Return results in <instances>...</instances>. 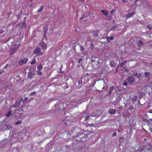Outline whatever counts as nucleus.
<instances>
[{
  "label": "nucleus",
  "instance_id": "11",
  "mask_svg": "<svg viewBox=\"0 0 152 152\" xmlns=\"http://www.w3.org/2000/svg\"><path fill=\"white\" fill-rule=\"evenodd\" d=\"M41 51L40 48L39 47H37L34 50V54H37L39 53Z\"/></svg>",
  "mask_w": 152,
  "mask_h": 152
},
{
  "label": "nucleus",
  "instance_id": "54",
  "mask_svg": "<svg viewBox=\"0 0 152 152\" xmlns=\"http://www.w3.org/2000/svg\"><path fill=\"white\" fill-rule=\"evenodd\" d=\"M123 85L124 86H126V85H127V83L126 82V83H124V84H123Z\"/></svg>",
  "mask_w": 152,
  "mask_h": 152
},
{
  "label": "nucleus",
  "instance_id": "33",
  "mask_svg": "<svg viewBox=\"0 0 152 152\" xmlns=\"http://www.w3.org/2000/svg\"><path fill=\"white\" fill-rule=\"evenodd\" d=\"M44 6L42 5V6L40 8V9L38 10V12H40L43 10V8Z\"/></svg>",
  "mask_w": 152,
  "mask_h": 152
},
{
  "label": "nucleus",
  "instance_id": "34",
  "mask_svg": "<svg viewBox=\"0 0 152 152\" xmlns=\"http://www.w3.org/2000/svg\"><path fill=\"white\" fill-rule=\"evenodd\" d=\"M80 51L81 52L83 51L84 50V48L83 45H81L80 46Z\"/></svg>",
  "mask_w": 152,
  "mask_h": 152
},
{
  "label": "nucleus",
  "instance_id": "18",
  "mask_svg": "<svg viewBox=\"0 0 152 152\" xmlns=\"http://www.w3.org/2000/svg\"><path fill=\"white\" fill-rule=\"evenodd\" d=\"M110 65H111V66L113 67H115L116 66V64L114 61H112L110 62Z\"/></svg>",
  "mask_w": 152,
  "mask_h": 152
},
{
  "label": "nucleus",
  "instance_id": "45",
  "mask_svg": "<svg viewBox=\"0 0 152 152\" xmlns=\"http://www.w3.org/2000/svg\"><path fill=\"white\" fill-rule=\"evenodd\" d=\"M116 132H114L112 135L113 137L115 136L116 135Z\"/></svg>",
  "mask_w": 152,
  "mask_h": 152
},
{
  "label": "nucleus",
  "instance_id": "27",
  "mask_svg": "<svg viewBox=\"0 0 152 152\" xmlns=\"http://www.w3.org/2000/svg\"><path fill=\"white\" fill-rule=\"evenodd\" d=\"M88 15H88L87 16V14H86V15H84L83 16V18H80V19H81L82 20L83 19V21L86 20V19H85V17H86L87 18V17L88 16Z\"/></svg>",
  "mask_w": 152,
  "mask_h": 152
},
{
  "label": "nucleus",
  "instance_id": "24",
  "mask_svg": "<svg viewBox=\"0 0 152 152\" xmlns=\"http://www.w3.org/2000/svg\"><path fill=\"white\" fill-rule=\"evenodd\" d=\"M144 147H145V146H141L140 147V148L138 149V151H141L143 150H144Z\"/></svg>",
  "mask_w": 152,
  "mask_h": 152
},
{
  "label": "nucleus",
  "instance_id": "40",
  "mask_svg": "<svg viewBox=\"0 0 152 152\" xmlns=\"http://www.w3.org/2000/svg\"><path fill=\"white\" fill-rule=\"evenodd\" d=\"M94 48V45H93V44H91V45L90 46V48H91V49H93Z\"/></svg>",
  "mask_w": 152,
  "mask_h": 152
},
{
  "label": "nucleus",
  "instance_id": "56",
  "mask_svg": "<svg viewBox=\"0 0 152 152\" xmlns=\"http://www.w3.org/2000/svg\"><path fill=\"white\" fill-rule=\"evenodd\" d=\"M119 65H118V66H117V69H116V71H118V67H119Z\"/></svg>",
  "mask_w": 152,
  "mask_h": 152
},
{
  "label": "nucleus",
  "instance_id": "62",
  "mask_svg": "<svg viewBox=\"0 0 152 152\" xmlns=\"http://www.w3.org/2000/svg\"><path fill=\"white\" fill-rule=\"evenodd\" d=\"M113 23H114V20H113Z\"/></svg>",
  "mask_w": 152,
  "mask_h": 152
},
{
  "label": "nucleus",
  "instance_id": "14",
  "mask_svg": "<svg viewBox=\"0 0 152 152\" xmlns=\"http://www.w3.org/2000/svg\"><path fill=\"white\" fill-rule=\"evenodd\" d=\"M133 75L135 76L136 77H138L139 78L140 77L141 75L140 73H138L136 72H135L133 73Z\"/></svg>",
  "mask_w": 152,
  "mask_h": 152
},
{
  "label": "nucleus",
  "instance_id": "32",
  "mask_svg": "<svg viewBox=\"0 0 152 152\" xmlns=\"http://www.w3.org/2000/svg\"><path fill=\"white\" fill-rule=\"evenodd\" d=\"M137 99V96H134L132 98V101L133 102H135Z\"/></svg>",
  "mask_w": 152,
  "mask_h": 152
},
{
  "label": "nucleus",
  "instance_id": "48",
  "mask_svg": "<svg viewBox=\"0 0 152 152\" xmlns=\"http://www.w3.org/2000/svg\"><path fill=\"white\" fill-rule=\"evenodd\" d=\"M4 31L2 29L0 30V33L1 34L3 33Z\"/></svg>",
  "mask_w": 152,
  "mask_h": 152
},
{
  "label": "nucleus",
  "instance_id": "7",
  "mask_svg": "<svg viewBox=\"0 0 152 152\" xmlns=\"http://www.w3.org/2000/svg\"><path fill=\"white\" fill-rule=\"evenodd\" d=\"M108 113L110 114H114L116 113V110L113 109H110L108 110Z\"/></svg>",
  "mask_w": 152,
  "mask_h": 152
},
{
  "label": "nucleus",
  "instance_id": "55",
  "mask_svg": "<svg viewBox=\"0 0 152 152\" xmlns=\"http://www.w3.org/2000/svg\"><path fill=\"white\" fill-rule=\"evenodd\" d=\"M121 2H126V1L125 0H123L121 1Z\"/></svg>",
  "mask_w": 152,
  "mask_h": 152
},
{
  "label": "nucleus",
  "instance_id": "61",
  "mask_svg": "<svg viewBox=\"0 0 152 152\" xmlns=\"http://www.w3.org/2000/svg\"><path fill=\"white\" fill-rule=\"evenodd\" d=\"M42 52H41V53H40V55H42Z\"/></svg>",
  "mask_w": 152,
  "mask_h": 152
},
{
  "label": "nucleus",
  "instance_id": "3",
  "mask_svg": "<svg viewBox=\"0 0 152 152\" xmlns=\"http://www.w3.org/2000/svg\"><path fill=\"white\" fill-rule=\"evenodd\" d=\"M23 100V98H21L19 100H17L15 102V104L13 106V107L15 108H18L19 107L20 105V102H22Z\"/></svg>",
  "mask_w": 152,
  "mask_h": 152
},
{
  "label": "nucleus",
  "instance_id": "15",
  "mask_svg": "<svg viewBox=\"0 0 152 152\" xmlns=\"http://www.w3.org/2000/svg\"><path fill=\"white\" fill-rule=\"evenodd\" d=\"M101 12L105 16H107L108 14V11L106 10H102Z\"/></svg>",
  "mask_w": 152,
  "mask_h": 152
},
{
  "label": "nucleus",
  "instance_id": "25",
  "mask_svg": "<svg viewBox=\"0 0 152 152\" xmlns=\"http://www.w3.org/2000/svg\"><path fill=\"white\" fill-rule=\"evenodd\" d=\"M20 46V45H19V46H18V48H19V46ZM18 49V48H13L12 50L11 51V52H10V53H12V54H13V53H14V52H15L16 51V50Z\"/></svg>",
  "mask_w": 152,
  "mask_h": 152
},
{
  "label": "nucleus",
  "instance_id": "43",
  "mask_svg": "<svg viewBox=\"0 0 152 152\" xmlns=\"http://www.w3.org/2000/svg\"><path fill=\"white\" fill-rule=\"evenodd\" d=\"M82 58H80L79 60V61H78V62L79 63H81V64H82Z\"/></svg>",
  "mask_w": 152,
  "mask_h": 152
},
{
  "label": "nucleus",
  "instance_id": "42",
  "mask_svg": "<svg viewBox=\"0 0 152 152\" xmlns=\"http://www.w3.org/2000/svg\"><path fill=\"white\" fill-rule=\"evenodd\" d=\"M82 83V80H81L78 82V84L80 85Z\"/></svg>",
  "mask_w": 152,
  "mask_h": 152
},
{
  "label": "nucleus",
  "instance_id": "19",
  "mask_svg": "<svg viewBox=\"0 0 152 152\" xmlns=\"http://www.w3.org/2000/svg\"><path fill=\"white\" fill-rule=\"evenodd\" d=\"M144 75L146 77H148L150 75L151 73L150 72H145L144 73Z\"/></svg>",
  "mask_w": 152,
  "mask_h": 152
},
{
  "label": "nucleus",
  "instance_id": "49",
  "mask_svg": "<svg viewBox=\"0 0 152 152\" xmlns=\"http://www.w3.org/2000/svg\"><path fill=\"white\" fill-rule=\"evenodd\" d=\"M36 93V92H32L31 93V96H33L34 95V94Z\"/></svg>",
  "mask_w": 152,
  "mask_h": 152
},
{
  "label": "nucleus",
  "instance_id": "5",
  "mask_svg": "<svg viewBox=\"0 0 152 152\" xmlns=\"http://www.w3.org/2000/svg\"><path fill=\"white\" fill-rule=\"evenodd\" d=\"M135 79L132 76L131 77H129L128 81L129 83H128V84L130 85L132 84L134 82H135Z\"/></svg>",
  "mask_w": 152,
  "mask_h": 152
},
{
  "label": "nucleus",
  "instance_id": "2",
  "mask_svg": "<svg viewBox=\"0 0 152 152\" xmlns=\"http://www.w3.org/2000/svg\"><path fill=\"white\" fill-rule=\"evenodd\" d=\"M144 149V150L146 152H148L152 150V146L150 144H148L145 145Z\"/></svg>",
  "mask_w": 152,
  "mask_h": 152
},
{
  "label": "nucleus",
  "instance_id": "36",
  "mask_svg": "<svg viewBox=\"0 0 152 152\" xmlns=\"http://www.w3.org/2000/svg\"><path fill=\"white\" fill-rule=\"evenodd\" d=\"M127 61H124L123 62L121 63L120 64V66H123L126 62Z\"/></svg>",
  "mask_w": 152,
  "mask_h": 152
},
{
  "label": "nucleus",
  "instance_id": "23",
  "mask_svg": "<svg viewBox=\"0 0 152 152\" xmlns=\"http://www.w3.org/2000/svg\"><path fill=\"white\" fill-rule=\"evenodd\" d=\"M5 126L7 127V129H10L12 128L11 126L9 124H6L5 125Z\"/></svg>",
  "mask_w": 152,
  "mask_h": 152
},
{
  "label": "nucleus",
  "instance_id": "35",
  "mask_svg": "<svg viewBox=\"0 0 152 152\" xmlns=\"http://www.w3.org/2000/svg\"><path fill=\"white\" fill-rule=\"evenodd\" d=\"M128 109L129 110H133V111H132V112H133L134 111V110L133 109V107L132 106H130V107H128Z\"/></svg>",
  "mask_w": 152,
  "mask_h": 152
},
{
  "label": "nucleus",
  "instance_id": "13",
  "mask_svg": "<svg viewBox=\"0 0 152 152\" xmlns=\"http://www.w3.org/2000/svg\"><path fill=\"white\" fill-rule=\"evenodd\" d=\"M48 26L47 25H45L43 28V33H47L48 31Z\"/></svg>",
  "mask_w": 152,
  "mask_h": 152
},
{
  "label": "nucleus",
  "instance_id": "41",
  "mask_svg": "<svg viewBox=\"0 0 152 152\" xmlns=\"http://www.w3.org/2000/svg\"><path fill=\"white\" fill-rule=\"evenodd\" d=\"M37 72L39 75H42V73L40 71H38Z\"/></svg>",
  "mask_w": 152,
  "mask_h": 152
},
{
  "label": "nucleus",
  "instance_id": "16",
  "mask_svg": "<svg viewBox=\"0 0 152 152\" xmlns=\"http://www.w3.org/2000/svg\"><path fill=\"white\" fill-rule=\"evenodd\" d=\"M114 39V38L112 36L110 37H107L106 38L107 41L108 42H110V40H113Z\"/></svg>",
  "mask_w": 152,
  "mask_h": 152
},
{
  "label": "nucleus",
  "instance_id": "47",
  "mask_svg": "<svg viewBox=\"0 0 152 152\" xmlns=\"http://www.w3.org/2000/svg\"><path fill=\"white\" fill-rule=\"evenodd\" d=\"M47 33H43V36L44 37V38H46V35Z\"/></svg>",
  "mask_w": 152,
  "mask_h": 152
},
{
  "label": "nucleus",
  "instance_id": "22",
  "mask_svg": "<svg viewBox=\"0 0 152 152\" xmlns=\"http://www.w3.org/2000/svg\"><path fill=\"white\" fill-rule=\"evenodd\" d=\"M42 65L41 64H39L37 66V68L39 70H40L42 69Z\"/></svg>",
  "mask_w": 152,
  "mask_h": 152
},
{
  "label": "nucleus",
  "instance_id": "4",
  "mask_svg": "<svg viewBox=\"0 0 152 152\" xmlns=\"http://www.w3.org/2000/svg\"><path fill=\"white\" fill-rule=\"evenodd\" d=\"M39 45L41 46L42 49H43L44 50H45L47 48L46 44L44 43V42L41 41Z\"/></svg>",
  "mask_w": 152,
  "mask_h": 152
},
{
  "label": "nucleus",
  "instance_id": "57",
  "mask_svg": "<svg viewBox=\"0 0 152 152\" xmlns=\"http://www.w3.org/2000/svg\"><path fill=\"white\" fill-rule=\"evenodd\" d=\"M140 1V0H136V1H135V3L137 2V1ZM140 1H142V0H140Z\"/></svg>",
  "mask_w": 152,
  "mask_h": 152
},
{
  "label": "nucleus",
  "instance_id": "53",
  "mask_svg": "<svg viewBox=\"0 0 152 152\" xmlns=\"http://www.w3.org/2000/svg\"><path fill=\"white\" fill-rule=\"evenodd\" d=\"M15 24V22H13L12 23V25H14Z\"/></svg>",
  "mask_w": 152,
  "mask_h": 152
},
{
  "label": "nucleus",
  "instance_id": "51",
  "mask_svg": "<svg viewBox=\"0 0 152 152\" xmlns=\"http://www.w3.org/2000/svg\"><path fill=\"white\" fill-rule=\"evenodd\" d=\"M65 132L66 134H67V135L68 134L69 132H68V131H65Z\"/></svg>",
  "mask_w": 152,
  "mask_h": 152
},
{
  "label": "nucleus",
  "instance_id": "59",
  "mask_svg": "<svg viewBox=\"0 0 152 152\" xmlns=\"http://www.w3.org/2000/svg\"><path fill=\"white\" fill-rule=\"evenodd\" d=\"M65 88H67L68 86H65Z\"/></svg>",
  "mask_w": 152,
  "mask_h": 152
},
{
  "label": "nucleus",
  "instance_id": "9",
  "mask_svg": "<svg viewBox=\"0 0 152 152\" xmlns=\"http://www.w3.org/2000/svg\"><path fill=\"white\" fill-rule=\"evenodd\" d=\"M34 76V73L30 72L28 73V78H31Z\"/></svg>",
  "mask_w": 152,
  "mask_h": 152
},
{
  "label": "nucleus",
  "instance_id": "50",
  "mask_svg": "<svg viewBox=\"0 0 152 152\" xmlns=\"http://www.w3.org/2000/svg\"><path fill=\"white\" fill-rule=\"evenodd\" d=\"M4 70H1V71H0V75L1 74L3 73H4Z\"/></svg>",
  "mask_w": 152,
  "mask_h": 152
},
{
  "label": "nucleus",
  "instance_id": "6",
  "mask_svg": "<svg viewBox=\"0 0 152 152\" xmlns=\"http://www.w3.org/2000/svg\"><path fill=\"white\" fill-rule=\"evenodd\" d=\"M28 60V59L26 58L23 59L19 61V64L22 65L23 64L26 63L27 62Z\"/></svg>",
  "mask_w": 152,
  "mask_h": 152
},
{
  "label": "nucleus",
  "instance_id": "60",
  "mask_svg": "<svg viewBox=\"0 0 152 152\" xmlns=\"http://www.w3.org/2000/svg\"><path fill=\"white\" fill-rule=\"evenodd\" d=\"M96 83V82H94V84H93V85H92V86H94V85Z\"/></svg>",
  "mask_w": 152,
  "mask_h": 152
},
{
  "label": "nucleus",
  "instance_id": "28",
  "mask_svg": "<svg viewBox=\"0 0 152 152\" xmlns=\"http://www.w3.org/2000/svg\"><path fill=\"white\" fill-rule=\"evenodd\" d=\"M90 116H92L90 115H87L86 116L85 118V121H86L88 120L89 119Z\"/></svg>",
  "mask_w": 152,
  "mask_h": 152
},
{
  "label": "nucleus",
  "instance_id": "30",
  "mask_svg": "<svg viewBox=\"0 0 152 152\" xmlns=\"http://www.w3.org/2000/svg\"><path fill=\"white\" fill-rule=\"evenodd\" d=\"M12 114V111L11 110H10L8 112L6 116L7 117H9Z\"/></svg>",
  "mask_w": 152,
  "mask_h": 152
},
{
  "label": "nucleus",
  "instance_id": "17",
  "mask_svg": "<svg viewBox=\"0 0 152 152\" xmlns=\"http://www.w3.org/2000/svg\"><path fill=\"white\" fill-rule=\"evenodd\" d=\"M143 42L142 41H138V43H137V46L140 47L143 44Z\"/></svg>",
  "mask_w": 152,
  "mask_h": 152
},
{
  "label": "nucleus",
  "instance_id": "20",
  "mask_svg": "<svg viewBox=\"0 0 152 152\" xmlns=\"http://www.w3.org/2000/svg\"><path fill=\"white\" fill-rule=\"evenodd\" d=\"M28 98L27 97H25L24 99L23 100V103L25 104L26 103L27 101L28 100Z\"/></svg>",
  "mask_w": 152,
  "mask_h": 152
},
{
  "label": "nucleus",
  "instance_id": "63",
  "mask_svg": "<svg viewBox=\"0 0 152 152\" xmlns=\"http://www.w3.org/2000/svg\"><path fill=\"white\" fill-rule=\"evenodd\" d=\"M60 73H63V72H62V71H61Z\"/></svg>",
  "mask_w": 152,
  "mask_h": 152
},
{
  "label": "nucleus",
  "instance_id": "44",
  "mask_svg": "<svg viewBox=\"0 0 152 152\" xmlns=\"http://www.w3.org/2000/svg\"><path fill=\"white\" fill-rule=\"evenodd\" d=\"M47 38L46 37V38H44V37L43 36V37L42 38V41L43 42L45 40H47Z\"/></svg>",
  "mask_w": 152,
  "mask_h": 152
},
{
  "label": "nucleus",
  "instance_id": "26",
  "mask_svg": "<svg viewBox=\"0 0 152 152\" xmlns=\"http://www.w3.org/2000/svg\"><path fill=\"white\" fill-rule=\"evenodd\" d=\"M135 14L134 12H132L127 16V18H128L131 17Z\"/></svg>",
  "mask_w": 152,
  "mask_h": 152
},
{
  "label": "nucleus",
  "instance_id": "46",
  "mask_svg": "<svg viewBox=\"0 0 152 152\" xmlns=\"http://www.w3.org/2000/svg\"><path fill=\"white\" fill-rule=\"evenodd\" d=\"M17 17L18 18H20L21 17V14H19L18 16H17Z\"/></svg>",
  "mask_w": 152,
  "mask_h": 152
},
{
  "label": "nucleus",
  "instance_id": "8",
  "mask_svg": "<svg viewBox=\"0 0 152 152\" xmlns=\"http://www.w3.org/2000/svg\"><path fill=\"white\" fill-rule=\"evenodd\" d=\"M102 62V60L101 59L99 58H96V60L95 61V64H99L101 63Z\"/></svg>",
  "mask_w": 152,
  "mask_h": 152
},
{
  "label": "nucleus",
  "instance_id": "64",
  "mask_svg": "<svg viewBox=\"0 0 152 152\" xmlns=\"http://www.w3.org/2000/svg\"><path fill=\"white\" fill-rule=\"evenodd\" d=\"M24 19H25V20H26V18H24Z\"/></svg>",
  "mask_w": 152,
  "mask_h": 152
},
{
  "label": "nucleus",
  "instance_id": "1",
  "mask_svg": "<svg viewBox=\"0 0 152 152\" xmlns=\"http://www.w3.org/2000/svg\"><path fill=\"white\" fill-rule=\"evenodd\" d=\"M102 113V111L101 110L98 109L94 111L91 115L93 117H98L101 115Z\"/></svg>",
  "mask_w": 152,
  "mask_h": 152
},
{
  "label": "nucleus",
  "instance_id": "29",
  "mask_svg": "<svg viewBox=\"0 0 152 152\" xmlns=\"http://www.w3.org/2000/svg\"><path fill=\"white\" fill-rule=\"evenodd\" d=\"M99 31H96L94 32L93 35H94L95 37H97L98 36V33L99 32Z\"/></svg>",
  "mask_w": 152,
  "mask_h": 152
},
{
  "label": "nucleus",
  "instance_id": "10",
  "mask_svg": "<svg viewBox=\"0 0 152 152\" xmlns=\"http://www.w3.org/2000/svg\"><path fill=\"white\" fill-rule=\"evenodd\" d=\"M98 57H96L95 56H92L91 58L92 61V64L95 63V61L96 60V58Z\"/></svg>",
  "mask_w": 152,
  "mask_h": 152
},
{
  "label": "nucleus",
  "instance_id": "12",
  "mask_svg": "<svg viewBox=\"0 0 152 152\" xmlns=\"http://www.w3.org/2000/svg\"><path fill=\"white\" fill-rule=\"evenodd\" d=\"M114 87L113 86H112L110 88L108 94L109 95H111L113 92V90L114 89Z\"/></svg>",
  "mask_w": 152,
  "mask_h": 152
},
{
  "label": "nucleus",
  "instance_id": "37",
  "mask_svg": "<svg viewBox=\"0 0 152 152\" xmlns=\"http://www.w3.org/2000/svg\"><path fill=\"white\" fill-rule=\"evenodd\" d=\"M21 123V121H16L15 122V124L16 125H18L19 124H20Z\"/></svg>",
  "mask_w": 152,
  "mask_h": 152
},
{
  "label": "nucleus",
  "instance_id": "52",
  "mask_svg": "<svg viewBox=\"0 0 152 152\" xmlns=\"http://www.w3.org/2000/svg\"><path fill=\"white\" fill-rule=\"evenodd\" d=\"M114 11H115V10H114V11L111 10V11H110V14H113Z\"/></svg>",
  "mask_w": 152,
  "mask_h": 152
},
{
  "label": "nucleus",
  "instance_id": "21",
  "mask_svg": "<svg viewBox=\"0 0 152 152\" xmlns=\"http://www.w3.org/2000/svg\"><path fill=\"white\" fill-rule=\"evenodd\" d=\"M21 25H20V27L21 28H24L26 27V24L24 22L21 23Z\"/></svg>",
  "mask_w": 152,
  "mask_h": 152
},
{
  "label": "nucleus",
  "instance_id": "38",
  "mask_svg": "<svg viewBox=\"0 0 152 152\" xmlns=\"http://www.w3.org/2000/svg\"><path fill=\"white\" fill-rule=\"evenodd\" d=\"M36 62V60L34 58L33 60V61L31 62V64H34Z\"/></svg>",
  "mask_w": 152,
  "mask_h": 152
},
{
  "label": "nucleus",
  "instance_id": "58",
  "mask_svg": "<svg viewBox=\"0 0 152 152\" xmlns=\"http://www.w3.org/2000/svg\"><path fill=\"white\" fill-rule=\"evenodd\" d=\"M23 11H20V14H21V15H22V13H23Z\"/></svg>",
  "mask_w": 152,
  "mask_h": 152
},
{
  "label": "nucleus",
  "instance_id": "31",
  "mask_svg": "<svg viewBox=\"0 0 152 152\" xmlns=\"http://www.w3.org/2000/svg\"><path fill=\"white\" fill-rule=\"evenodd\" d=\"M118 27V26L116 25L115 26H113L112 27H111L110 28V30H115V28H117Z\"/></svg>",
  "mask_w": 152,
  "mask_h": 152
},
{
  "label": "nucleus",
  "instance_id": "39",
  "mask_svg": "<svg viewBox=\"0 0 152 152\" xmlns=\"http://www.w3.org/2000/svg\"><path fill=\"white\" fill-rule=\"evenodd\" d=\"M147 27L150 30L152 29V26L151 25H148Z\"/></svg>",
  "mask_w": 152,
  "mask_h": 152
}]
</instances>
